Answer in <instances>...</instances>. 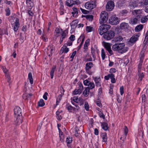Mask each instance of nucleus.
<instances>
[{
  "mask_svg": "<svg viewBox=\"0 0 148 148\" xmlns=\"http://www.w3.org/2000/svg\"><path fill=\"white\" fill-rule=\"evenodd\" d=\"M108 18V13L105 11L102 12L99 19V23L102 24L106 22Z\"/></svg>",
  "mask_w": 148,
  "mask_h": 148,
  "instance_id": "nucleus-1",
  "label": "nucleus"
},
{
  "mask_svg": "<svg viewBox=\"0 0 148 148\" xmlns=\"http://www.w3.org/2000/svg\"><path fill=\"white\" fill-rule=\"evenodd\" d=\"M115 36V33L114 31L110 30L105 33L103 37L105 39L110 40L114 38Z\"/></svg>",
  "mask_w": 148,
  "mask_h": 148,
  "instance_id": "nucleus-2",
  "label": "nucleus"
},
{
  "mask_svg": "<svg viewBox=\"0 0 148 148\" xmlns=\"http://www.w3.org/2000/svg\"><path fill=\"white\" fill-rule=\"evenodd\" d=\"M109 21L110 23L112 25H117L119 23L120 20L115 16H112L110 18Z\"/></svg>",
  "mask_w": 148,
  "mask_h": 148,
  "instance_id": "nucleus-3",
  "label": "nucleus"
},
{
  "mask_svg": "<svg viewBox=\"0 0 148 148\" xmlns=\"http://www.w3.org/2000/svg\"><path fill=\"white\" fill-rule=\"evenodd\" d=\"M124 46L125 44L123 43L115 44L112 46V49L114 51H119L122 49Z\"/></svg>",
  "mask_w": 148,
  "mask_h": 148,
  "instance_id": "nucleus-4",
  "label": "nucleus"
},
{
  "mask_svg": "<svg viewBox=\"0 0 148 148\" xmlns=\"http://www.w3.org/2000/svg\"><path fill=\"white\" fill-rule=\"evenodd\" d=\"M108 1L107 3L106 6V9L107 11H112L114 8V4L112 0Z\"/></svg>",
  "mask_w": 148,
  "mask_h": 148,
  "instance_id": "nucleus-5",
  "label": "nucleus"
},
{
  "mask_svg": "<svg viewBox=\"0 0 148 148\" xmlns=\"http://www.w3.org/2000/svg\"><path fill=\"white\" fill-rule=\"evenodd\" d=\"M85 7L87 9H92L95 7V2L92 1H88L85 4Z\"/></svg>",
  "mask_w": 148,
  "mask_h": 148,
  "instance_id": "nucleus-6",
  "label": "nucleus"
},
{
  "mask_svg": "<svg viewBox=\"0 0 148 148\" xmlns=\"http://www.w3.org/2000/svg\"><path fill=\"white\" fill-rule=\"evenodd\" d=\"M140 20V17L137 16L135 18H132L130 21V23L132 25L139 23Z\"/></svg>",
  "mask_w": 148,
  "mask_h": 148,
  "instance_id": "nucleus-7",
  "label": "nucleus"
},
{
  "mask_svg": "<svg viewBox=\"0 0 148 148\" xmlns=\"http://www.w3.org/2000/svg\"><path fill=\"white\" fill-rule=\"evenodd\" d=\"M16 119L14 120V124L16 125H20L22 122V117L21 116H16Z\"/></svg>",
  "mask_w": 148,
  "mask_h": 148,
  "instance_id": "nucleus-8",
  "label": "nucleus"
},
{
  "mask_svg": "<svg viewBox=\"0 0 148 148\" xmlns=\"http://www.w3.org/2000/svg\"><path fill=\"white\" fill-rule=\"evenodd\" d=\"M14 112L15 116H22L21 109L19 107H16L14 109Z\"/></svg>",
  "mask_w": 148,
  "mask_h": 148,
  "instance_id": "nucleus-9",
  "label": "nucleus"
},
{
  "mask_svg": "<svg viewBox=\"0 0 148 148\" xmlns=\"http://www.w3.org/2000/svg\"><path fill=\"white\" fill-rule=\"evenodd\" d=\"M75 4H77L76 1L72 0H66L65 1V5L69 7H72Z\"/></svg>",
  "mask_w": 148,
  "mask_h": 148,
  "instance_id": "nucleus-10",
  "label": "nucleus"
},
{
  "mask_svg": "<svg viewBox=\"0 0 148 148\" xmlns=\"http://www.w3.org/2000/svg\"><path fill=\"white\" fill-rule=\"evenodd\" d=\"M139 36V34L134 35L130 38V40L128 42V43L130 42L133 43L135 42L138 40Z\"/></svg>",
  "mask_w": 148,
  "mask_h": 148,
  "instance_id": "nucleus-11",
  "label": "nucleus"
},
{
  "mask_svg": "<svg viewBox=\"0 0 148 148\" xmlns=\"http://www.w3.org/2000/svg\"><path fill=\"white\" fill-rule=\"evenodd\" d=\"M19 27V19L17 18L14 22V27L13 29L15 32H16L18 29Z\"/></svg>",
  "mask_w": 148,
  "mask_h": 148,
  "instance_id": "nucleus-12",
  "label": "nucleus"
},
{
  "mask_svg": "<svg viewBox=\"0 0 148 148\" xmlns=\"http://www.w3.org/2000/svg\"><path fill=\"white\" fill-rule=\"evenodd\" d=\"M80 98H78L77 97H75L73 98V100H71V103L72 104L75 105L76 106V108H77L79 107L78 106V105L76 104L74 102H75L76 103H78L79 101V100H80Z\"/></svg>",
  "mask_w": 148,
  "mask_h": 148,
  "instance_id": "nucleus-13",
  "label": "nucleus"
},
{
  "mask_svg": "<svg viewBox=\"0 0 148 148\" xmlns=\"http://www.w3.org/2000/svg\"><path fill=\"white\" fill-rule=\"evenodd\" d=\"M121 28L122 29H127L129 27V25L127 23H122L120 24Z\"/></svg>",
  "mask_w": 148,
  "mask_h": 148,
  "instance_id": "nucleus-14",
  "label": "nucleus"
},
{
  "mask_svg": "<svg viewBox=\"0 0 148 148\" xmlns=\"http://www.w3.org/2000/svg\"><path fill=\"white\" fill-rule=\"evenodd\" d=\"M123 38L121 36H119L118 37H115L113 40V41H114L115 44H118V43L120 42L123 40Z\"/></svg>",
  "mask_w": 148,
  "mask_h": 148,
  "instance_id": "nucleus-15",
  "label": "nucleus"
},
{
  "mask_svg": "<svg viewBox=\"0 0 148 148\" xmlns=\"http://www.w3.org/2000/svg\"><path fill=\"white\" fill-rule=\"evenodd\" d=\"M66 108L69 111H71L72 110H74L76 111H77L79 109V107H77L76 108H75L71 105H67Z\"/></svg>",
  "mask_w": 148,
  "mask_h": 148,
  "instance_id": "nucleus-16",
  "label": "nucleus"
},
{
  "mask_svg": "<svg viewBox=\"0 0 148 148\" xmlns=\"http://www.w3.org/2000/svg\"><path fill=\"white\" fill-rule=\"evenodd\" d=\"M101 79L99 77H95V84L96 86L97 87H99L101 86Z\"/></svg>",
  "mask_w": 148,
  "mask_h": 148,
  "instance_id": "nucleus-17",
  "label": "nucleus"
},
{
  "mask_svg": "<svg viewBox=\"0 0 148 148\" xmlns=\"http://www.w3.org/2000/svg\"><path fill=\"white\" fill-rule=\"evenodd\" d=\"M93 63L92 62L87 63L86 64V70H88L90 69L93 66Z\"/></svg>",
  "mask_w": 148,
  "mask_h": 148,
  "instance_id": "nucleus-18",
  "label": "nucleus"
},
{
  "mask_svg": "<svg viewBox=\"0 0 148 148\" xmlns=\"http://www.w3.org/2000/svg\"><path fill=\"white\" fill-rule=\"evenodd\" d=\"M101 26H102L103 29H104V31L106 32L108 30L110 27V26L109 25L107 24H103L101 25Z\"/></svg>",
  "mask_w": 148,
  "mask_h": 148,
  "instance_id": "nucleus-19",
  "label": "nucleus"
},
{
  "mask_svg": "<svg viewBox=\"0 0 148 148\" xmlns=\"http://www.w3.org/2000/svg\"><path fill=\"white\" fill-rule=\"evenodd\" d=\"M143 28V25H139L136 26L135 29V30L136 32H138L141 31Z\"/></svg>",
  "mask_w": 148,
  "mask_h": 148,
  "instance_id": "nucleus-20",
  "label": "nucleus"
},
{
  "mask_svg": "<svg viewBox=\"0 0 148 148\" xmlns=\"http://www.w3.org/2000/svg\"><path fill=\"white\" fill-rule=\"evenodd\" d=\"M101 126L102 128L105 130L106 131L108 130V124L106 123L103 122L101 123Z\"/></svg>",
  "mask_w": 148,
  "mask_h": 148,
  "instance_id": "nucleus-21",
  "label": "nucleus"
},
{
  "mask_svg": "<svg viewBox=\"0 0 148 148\" xmlns=\"http://www.w3.org/2000/svg\"><path fill=\"white\" fill-rule=\"evenodd\" d=\"M98 32L99 34L101 35L104 34L106 32L104 31V29H103V27L101 26H100L98 29Z\"/></svg>",
  "mask_w": 148,
  "mask_h": 148,
  "instance_id": "nucleus-22",
  "label": "nucleus"
},
{
  "mask_svg": "<svg viewBox=\"0 0 148 148\" xmlns=\"http://www.w3.org/2000/svg\"><path fill=\"white\" fill-rule=\"evenodd\" d=\"M58 130L59 132V135L60 138V140L61 141H62L64 138V136L63 134V132L59 128H58Z\"/></svg>",
  "mask_w": 148,
  "mask_h": 148,
  "instance_id": "nucleus-23",
  "label": "nucleus"
},
{
  "mask_svg": "<svg viewBox=\"0 0 148 148\" xmlns=\"http://www.w3.org/2000/svg\"><path fill=\"white\" fill-rule=\"evenodd\" d=\"M5 34L8 35V33L7 29H0V35L2 36L3 34Z\"/></svg>",
  "mask_w": 148,
  "mask_h": 148,
  "instance_id": "nucleus-24",
  "label": "nucleus"
},
{
  "mask_svg": "<svg viewBox=\"0 0 148 148\" xmlns=\"http://www.w3.org/2000/svg\"><path fill=\"white\" fill-rule=\"evenodd\" d=\"M56 66H53L50 72V76L51 78V79H53V77L54 73L56 70Z\"/></svg>",
  "mask_w": 148,
  "mask_h": 148,
  "instance_id": "nucleus-25",
  "label": "nucleus"
},
{
  "mask_svg": "<svg viewBox=\"0 0 148 148\" xmlns=\"http://www.w3.org/2000/svg\"><path fill=\"white\" fill-rule=\"evenodd\" d=\"M73 12H72V14L73 17L75 16L78 13L77 9L76 8L73 7Z\"/></svg>",
  "mask_w": 148,
  "mask_h": 148,
  "instance_id": "nucleus-26",
  "label": "nucleus"
},
{
  "mask_svg": "<svg viewBox=\"0 0 148 148\" xmlns=\"http://www.w3.org/2000/svg\"><path fill=\"white\" fill-rule=\"evenodd\" d=\"M78 21L77 20H75L73 21L71 24L72 28H74L77 25Z\"/></svg>",
  "mask_w": 148,
  "mask_h": 148,
  "instance_id": "nucleus-27",
  "label": "nucleus"
},
{
  "mask_svg": "<svg viewBox=\"0 0 148 148\" xmlns=\"http://www.w3.org/2000/svg\"><path fill=\"white\" fill-rule=\"evenodd\" d=\"M32 95V94H24L23 95V98L25 100L29 98Z\"/></svg>",
  "mask_w": 148,
  "mask_h": 148,
  "instance_id": "nucleus-28",
  "label": "nucleus"
},
{
  "mask_svg": "<svg viewBox=\"0 0 148 148\" xmlns=\"http://www.w3.org/2000/svg\"><path fill=\"white\" fill-rule=\"evenodd\" d=\"M33 0H27L26 3L28 6L31 7H32L33 5Z\"/></svg>",
  "mask_w": 148,
  "mask_h": 148,
  "instance_id": "nucleus-29",
  "label": "nucleus"
},
{
  "mask_svg": "<svg viewBox=\"0 0 148 148\" xmlns=\"http://www.w3.org/2000/svg\"><path fill=\"white\" fill-rule=\"evenodd\" d=\"M28 78L29 79L30 84H33V81L32 74L31 73H29L28 74Z\"/></svg>",
  "mask_w": 148,
  "mask_h": 148,
  "instance_id": "nucleus-30",
  "label": "nucleus"
},
{
  "mask_svg": "<svg viewBox=\"0 0 148 148\" xmlns=\"http://www.w3.org/2000/svg\"><path fill=\"white\" fill-rule=\"evenodd\" d=\"M89 89H88V88H86L85 89L84 91L83 92V94L84 96L87 97L89 95Z\"/></svg>",
  "mask_w": 148,
  "mask_h": 148,
  "instance_id": "nucleus-31",
  "label": "nucleus"
},
{
  "mask_svg": "<svg viewBox=\"0 0 148 148\" xmlns=\"http://www.w3.org/2000/svg\"><path fill=\"white\" fill-rule=\"evenodd\" d=\"M144 75L143 73L142 72L141 73V72H140L139 73H138V76H139V79L140 81H142L143 78L144 77Z\"/></svg>",
  "mask_w": 148,
  "mask_h": 148,
  "instance_id": "nucleus-32",
  "label": "nucleus"
},
{
  "mask_svg": "<svg viewBox=\"0 0 148 148\" xmlns=\"http://www.w3.org/2000/svg\"><path fill=\"white\" fill-rule=\"evenodd\" d=\"M110 78L111 79V82L113 83H114L116 82V80L115 78H114V75L113 74H110Z\"/></svg>",
  "mask_w": 148,
  "mask_h": 148,
  "instance_id": "nucleus-33",
  "label": "nucleus"
},
{
  "mask_svg": "<svg viewBox=\"0 0 148 148\" xmlns=\"http://www.w3.org/2000/svg\"><path fill=\"white\" fill-rule=\"evenodd\" d=\"M45 104L43 99H40L38 102V105L40 107L43 106Z\"/></svg>",
  "mask_w": 148,
  "mask_h": 148,
  "instance_id": "nucleus-34",
  "label": "nucleus"
},
{
  "mask_svg": "<svg viewBox=\"0 0 148 148\" xmlns=\"http://www.w3.org/2000/svg\"><path fill=\"white\" fill-rule=\"evenodd\" d=\"M88 87L87 88L89 89V90L90 89H91L93 88L95 86V85L94 83L90 82V84L88 85Z\"/></svg>",
  "mask_w": 148,
  "mask_h": 148,
  "instance_id": "nucleus-35",
  "label": "nucleus"
},
{
  "mask_svg": "<svg viewBox=\"0 0 148 148\" xmlns=\"http://www.w3.org/2000/svg\"><path fill=\"white\" fill-rule=\"evenodd\" d=\"M62 49V50L63 51L62 52H64L65 53H67L69 51V48H67V47H65L64 45Z\"/></svg>",
  "mask_w": 148,
  "mask_h": 148,
  "instance_id": "nucleus-36",
  "label": "nucleus"
},
{
  "mask_svg": "<svg viewBox=\"0 0 148 148\" xmlns=\"http://www.w3.org/2000/svg\"><path fill=\"white\" fill-rule=\"evenodd\" d=\"M101 136L102 137V138L103 139V141L105 142H106L107 140L106 133H103Z\"/></svg>",
  "mask_w": 148,
  "mask_h": 148,
  "instance_id": "nucleus-37",
  "label": "nucleus"
},
{
  "mask_svg": "<svg viewBox=\"0 0 148 148\" xmlns=\"http://www.w3.org/2000/svg\"><path fill=\"white\" fill-rule=\"evenodd\" d=\"M62 96L63 95H62L60 94L58 96L56 99V105H58V103L61 100Z\"/></svg>",
  "mask_w": 148,
  "mask_h": 148,
  "instance_id": "nucleus-38",
  "label": "nucleus"
},
{
  "mask_svg": "<svg viewBox=\"0 0 148 148\" xmlns=\"http://www.w3.org/2000/svg\"><path fill=\"white\" fill-rule=\"evenodd\" d=\"M87 20L89 21H92L93 20V16L92 15H88L85 16Z\"/></svg>",
  "mask_w": 148,
  "mask_h": 148,
  "instance_id": "nucleus-39",
  "label": "nucleus"
},
{
  "mask_svg": "<svg viewBox=\"0 0 148 148\" xmlns=\"http://www.w3.org/2000/svg\"><path fill=\"white\" fill-rule=\"evenodd\" d=\"M5 76L7 78V81L9 83V85L11 83V82L10 81L11 80V78L10 77V76L9 74H6V75H5Z\"/></svg>",
  "mask_w": 148,
  "mask_h": 148,
  "instance_id": "nucleus-40",
  "label": "nucleus"
},
{
  "mask_svg": "<svg viewBox=\"0 0 148 148\" xmlns=\"http://www.w3.org/2000/svg\"><path fill=\"white\" fill-rule=\"evenodd\" d=\"M101 56L102 60H104L105 58L106 55L105 51L103 49H102L101 50Z\"/></svg>",
  "mask_w": 148,
  "mask_h": 148,
  "instance_id": "nucleus-41",
  "label": "nucleus"
},
{
  "mask_svg": "<svg viewBox=\"0 0 148 148\" xmlns=\"http://www.w3.org/2000/svg\"><path fill=\"white\" fill-rule=\"evenodd\" d=\"M55 32L56 33V36H58V34L61 33L62 32V30L58 28H56L55 30Z\"/></svg>",
  "mask_w": 148,
  "mask_h": 148,
  "instance_id": "nucleus-42",
  "label": "nucleus"
},
{
  "mask_svg": "<svg viewBox=\"0 0 148 148\" xmlns=\"http://www.w3.org/2000/svg\"><path fill=\"white\" fill-rule=\"evenodd\" d=\"M129 5L130 8L131 9H133L136 7V4L134 2L130 3Z\"/></svg>",
  "mask_w": 148,
  "mask_h": 148,
  "instance_id": "nucleus-43",
  "label": "nucleus"
},
{
  "mask_svg": "<svg viewBox=\"0 0 148 148\" xmlns=\"http://www.w3.org/2000/svg\"><path fill=\"white\" fill-rule=\"evenodd\" d=\"M82 92V91L81 90L78 89L77 90H75L73 91V94L74 95H77L78 94H80Z\"/></svg>",
  "mask_w": 148,
  "mask_h": 148,
  "instance_id": "nucleus-44",
  "label": "nucleus"
},
{
  "mask_svg": "<svg viewBox=\"0 0 148 148\" xmlns=\"http://www.w3.org/2000/svg\"><path fill=\"white\" fill-rule=\"evenodd\" d=\"M104 47L108 51L111 49L110 46L108 43L105 44Z\"/></svg>",
  "mask_w": 148,
  "mask_h": 148,
  "instance_id": "nucleus-45",
  "label": "nucleus"
},
{
  "mask_svg": "<svg viewBox=\"0 0 148 148\" xmlns=\"http://www.w3.org/2000/svg\"><path fill=\"white\" fill-rule=\"evenodd\" d=\"M93 29V28L92 27L90 26H87L86 29V31L88 32H90L92 31Z\"/></svg>",
  "mask_w": 148,
  "mask_h": 148,
  "instance_id": "nucleus-46",
  "label": "nucleus"
},
{
  "mask_svg": "<svg viewBox=\"0 0 148 148\" xmlns=\"http://www.w3.org/2000/svg\"><path fill=\"white\" fill-rule=\"evenodd\" d=\"M6 15L7 16H9L10 14V11L9 8H7L5 10Z\"/></svg>",
  "mask_w": 148,
  "mask_h": 148,
  "instance_id": "nucleus-47",
  "label": "nucleus"
},
{
  "mask_svg": "<svg viewBox=\"0 0 148 148\" xmlns=\"http://www.w3.org/2000/svg\"><path fill=\"white\" fill-rule=\"evenodd\" d=\"M1 69L3 70L4 73H5V75H6V74H8L7 73V72L8 71V70L5 67L2 66Z\"/></svg>",
  "mask_w": 148,
  "mask_h": 148,
  "instance_id": "nucleus-48",
  "label": "nucleus"
},
{
  "mask_svg": "<svg viewBox=\"0 0 148 148\" xmlns=\"http://www.w3.org/2000/svg\"><path fill=\"white\" fill-rule=\"evenodd\" d=\"M72 138H66V141L67 143L69 144L72 142Z\"/></svg>",
  "mask_w": 148,
  "mask_h": 148,
  "instance_id": "nucleus-49",
  "label": "nucleus"
},
{
  "mask_svg": "<svg viewBox=\"0 0 148 148\" xmlns=\"http://www.w3.org/2000/svg\"><path fill=\"white\" fill-rule=\"evenodd\" d=\"M127 135V134H124L121 137L120 139L121 140L122 139V141H123V142L125 140L126 138V137Z\"/></svg>",
  "mask_w": 148,
  "mask_h": 148,
  "instance_id": "nucleus-50",
  "label": "nucleus"
},
{
  "mask_svg": "<svg viewBox=\"0 0 148 148\" xmlns=\"http://www.w3.org/2000/svg\"><path fill=\"white\" fill-rule=\"evenodd\" d=\"M120 90L121 95H122L124 93V88L123 86H121L120 87Z\"/></svg>",
  "mask_w": 148,
  "mask_h": 148,
  "instance_id": "nucleus-51",
  "label": "nucleus"
},
{
  "mask_svg": "<svg viewBox=\"0 0 148 148\" xmlns=\"http://www.w3.org/2000/svg\"><path fill=\"white\" fill-rule=\"evenodd\" d=\"M147 18L146 17L142 18L141 19V22L142 23H145L147 20Z\"/></svg>",
  "mask_w": 148,
  "mask_h": 148,
  "instance_id": "nucleus-52",
  "label": "nucleus"
},
{
  "mask_svg": "<svg viewBox=\"0 0 148 148\" xmlns=\"http://www.w3.org/2000/svg\"><path fill=\"white\" fill-rule=\"evenodd\" d=\"M84 107L85 109L87 110L88 111L89 109V105L87 103H86L84 105Z\"/></svg>",
  "mask_w": 148,
  "mask_h": 148,
  "instance_id": "nucleus-53",
  "label": "nucleus"
},
{
  "mask_svg": "<svg viewBox=\"0 0 148 148\" xmlns=\"http://www.w3.org/2000/svg\"><path fill=\"white\" fill-rule=\"evenodd\" d=\"M72 44V42L70 41L69 42H67L64 45L65 47H67V46H71Z\"/></svg>",
  "mask_w": 148,
  "mask_h": 148,
  "instance_id": "nucleus-54",
  "label": "nucleus"
},
{
  "mask_svg": "<svg viewBox=\"0 0 148 148\" xmlns=\"http://www.w3.org/2000/svg\"><path fill=\"white\" fill-rule=\"evenodd\" d=\"M99 115L101 118H102L103 119H105V116L102 112H99Z\"/></svg>",
  "mask_w": 148,
  "mask_h": 148,
  "instance_id": "nucleus-55",
  "label": "nucleus"
},
{
  "mask_svg": "<svg viewBox=\"0 0 148 148\" xmlns=\"http://www.w3.org/2000/svg\"><path fill=\"white\" fill-rule=\"evenodd\" d=\"M90 82L88 80H86L84 81V83L85 85L88 86Z\"/></svg>",
  "mask_w": 148,
  "mask_h": 148,
  "instance_id": "nucleus-56",
  "label": "nucleus"
},
{
  "mask_svg": "<svg viewBox=\"0 0 148 148\" xmlns=\"http://www.w3.org/2000/svg\"><path fill=\"white\" fill-rule=\"evenodd\" d=\"M116 71V69L114 68H112L110 70V73L112 74V73H115Z\"/></svg>",
  "mask_w": 148,
  "mask_h": 148,
  "instance_id": "nucleus-57",
  "label": "nucleus"
},
{
  "mask_svg": "<svg viewBox=\"0 0 148 148\" xmlns=\"http://www.w3.org/2000/svg\"><path fill=\"white\" fill-rule=\"evenodd\" d=\"M124 134H127V133L128 131V129L126 126H125L124 127Z\"/></svg>",
  "mask_w": 148,
  "mask_h": 148,
  "instance_id": "nucleus-58",
  "label": "nucleus"
},
{
  "mask_svg": "<svg viewBox=\"0 0 148 148\" xmlns=\"http://www.w3.org/2000/svg\"><path fill=\"white\" fill-rule=\"evenodd\" d=\"M142 63H139V64L138 65V73H139L140 72H141V68L142 65Z\"/></svg>",
  "mask_w": 148,
  "mask_h": 148,
  "instance_id": "nucleus-59",
  "label": "nucleus"
},
{
  "mask_svg": "<svg viewBox=\"0 0 148 148\" xmlns=\"http://www.w3.org/2000/svg\"><path fill=\"white\" fill-rule=\"evenodd\" d=\"M75 37L74 35H71L69 38V39L72 41L75 40Z\"/></svg>",
  "mask_w": 148,
  "mask_h": 148,
  "instance_id": "nucleus-60",
  "label": "nucleus"
},
{
  "mask_svg": "<svg viewBox=\"0 0 148 148\" xmlns=\"http://www.w3.org/2000/svg\"><path fill=\"white\" fill-rule=\"evenodd\" d=\"M148 40V30L146 34H145V38L144 40V42L145 41H146L147 42Z\"/></svg>",
  "mask_w": 148,
  "mask_h": 148,
  "instance_id": "nucleus-61",
  "label": "nucleus"
},
{
  "mask_svg": "<svg viewBox=\"0 0 148 148\" xmlns=\"http://www.w3.org/2000/svg\"><path fill=\"white\" fill-rule=\"evenodd\" d=\"M89 39H88L86 41L84 45H86V46H88L89 45Z\"/></svg>",
  "mask_w": 148,
  "mask_h": 148,
  "instance_id": "nucleus-62",
  "label": "nucleus"
},
{
  "mask_svg": "<svg viewBox=\"0 0 148 148\" xmlns=\"http://www.w3.org/2000/svg\"><path fill=\"white\" fill-rule=\"evenodd\" d=\"M80 10H81L82 12L84 14H86L88 12V11L84 9H82V8H80Z\"/></svg>",
  "mask_w": 148,
  "mask_h": 148,
  "instance_id": "nucleus-63",
  "label": "nucleus"
},
{
  "mask_svg": "<svg viewBox=\"0 0 148 148\" xmlns=\"http://www.w3.org/2000/svg\"><path fill=\"white\" fill-rule=\"evenodd\" d=\"M60 92L61 93V95H63L64 94V91L63 88L62 86H61L60 87Z\"/></svg>",
  "mask_w": 148,
  "mask_h": 148,
  "instance_id": "nucleus-64",
  "label": "nucleus"
}]
</instances>
